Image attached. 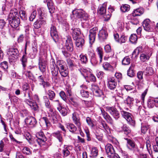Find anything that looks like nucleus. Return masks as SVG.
Returning <instances> with one entry per match:
<instances>
[{
  "label": "nucleus",
  "instance_id": "nucleus-32",
  "mask_svg": "<svg viewBox=\"0 0 158 158\" xmlns=\"http://www.w3.org/2000/svg\"><path fill=\"white\" fill-rule=\"evenodd\" d=\"M65 126L72 133L75 132L77 129L76 127L72 123H66L65 124Z\"/></svg>",
  "mask_w": 158,
  "mask_h": 158
},
{
  "label": "nucleus",
  "instance_id": "nucleus-6",
  "mask_svg": "<svg viewBox=\"0 0 158 158\" xmlns=\"http://www.w3.org/2000/svg\"><path fill=\"white\" fill-rule=\"evenodd\" d=\"M36 136L38 139L36 140L39 144L40 146L41 145H44L47 139L43 132L42 131L38 132L36 133Z\"/></svg>",
  "mask_w": 158,
  "mask_h": 158
},
{
  "label": "nucleus",
  "instance_id": "nucleus-15",
  "mask_svg": "<svg viewBox=\"0 0 158 158\" xmlns=\"http://www.w3.org/2000/svg\"><path fill=\"white\" fill-rule=\"evenodd\" d=\"M144 29L147 31L150 32L153 31V28L150 25V21L149 19H146L143 23Z\"/></svg>",
  "mask_w": 158,
  "mask_h": 158
},
{
  "label": "nucleus",
  "instance_id": "nucleus-31",
  "mask_svg": "<svg viewBox=\"0 0 158 158\" xmlns=\"http://www.w3.org/2000/svg\"><path fill=\"white\" fill-rule=\"evenodd\" d=\"M51 70L52 75V78L55 82H57L58 79V69L56 68Z\"/></svg>",
  "mask_w": 158,
  "mask_h": 158
},
{
  "label": "nucleus",
  "instance_id": "nucleus-16",
  "mask_svg": "<svg viewBox=\"0 0 158 158\" xmlns=\"http://www.w3.org/2000/svg\"><path fill=\"white\" fill-rule=\"evenodd\" d=\"M101 113L104 119L109 123L112 124L113 121L111 117L102 108H100Z\"/></svg>",
  "mask_w": 158,
  "mask_h": 158
},
{
  "label": "nucleus",
  "instance_id": "nucleus-44",
  "mask_svg": "<svg viewBox=\"0 0 158 158\" xmlns=\"http://www.w3.org/2000/svg\"><path fill=\"white\" fill-rule=\"evenodd\" d=\"M148 106L149 108H152L154 106L157 107L158 106L155 103L152 98L149 99L147 102Z\"/></svg>",
  "mask_w": 158,
  "mask_h": 158
},
{
  "label": "nucleus",
  "instance_id": "nucleus-64",
  "mask_svg": "<svg viewBox=\"0 0 158 158\" xmlns=\"http://www.w3.org/2000/svg\"><path fill=\"white\" fill-rule=\"evenodd\" d=\"M54 158H67L68 157L67 156H62L60 153L56 152L54 154Z\"/></svg>",
  "mask_w": 158,
  "mask_h": 158
},
{
  "label": "nucleus",
  "instance_id": "nucleus-3",
  "mask_svg": "<svg viewBox=\"0 0 158 158\" xmlns=\"http://www.w3.org/2000/svg\"><path fill=\"white\" fill-rule=\"evenodd\" d=\"M46 24L45 17L43 16L42 13H41L39 19H37L34 23L33 26L35 29H38Z\"/></svg>",
  "mask_w": 158,
  "mask_h": 158
},
{
  "label": "nucleus",
  "instance_id": "nucleus-22",
  "mask_svg": "<svg viewBox=\"0 0 158 158\" xmlns=\"http://www.w3.org/2000/svg\"><path fill=\"white\" fill-rule=\"evenodd\" d=\"M19 15L17 9L14 8L11 10L8 15V20L19 18Z\"/></svg>",
  "mask_w": 158,
  "mask_h": 158
},
{
  "label": "nucleus",
  "instance_id": "nucleus-57",
  "mask_svg": "<svg viewBox=\"0 0 158 158\" xmlns=\"http://www.w3.org/2000/svg\"><path fill=\"white\" fill-rule=\"evenodd\" d=\"M24 136L26 139L30 144L32 143V138L30 134L28 132H26L24 134Z\"/></svg>",
  "mask_w": 158,
  "mask_h": 158
},
{
  "label": "nucleus",
  "instance_id": "nucleus-36",
  "mask_svg": "<svg viewBox=\"0 0 158 158\" xmlns=\"http://www.w3.org/2000/svg\"><path fill=\"white\" fill-rule=\"evenodd\" d=\"M81 74L85 78H86L87 76L88 75H90V72L89 70V69H86L84 68H80L79 69Z\"/></svg>",
  "mask_w": 158,
  "mask_h": 158
},
{
  "label": "nucleus",
  "instance_id": "nucleus-20",
  "mask_svg": "<svg viewBox=\"0 0 158 158\" xmlns=\"http://www.w3.org/2000/svg\"><path fill=\"white\" fill-rule=\"evenodd\" d=\"M9 23L11 26L13 28H16L20 23V20L19 18L9 20Z\"/></svg>",
  "mask_w": 158,
  "mask_h": 158
},
{
  "label": "nucleus",
  "instance_id": "nucleus-42",
  "mask_svg": "<svg viewBox=\"0 0 158 158\" xmlns=\"http://www.w3.org/2000/svg\"><path fill=\"white\" fill-rule=\"evenodd\" d=\"M96 51L100 58V62L101 63L102 61V57L103 56V53L102 51V49L101 47H98L97 48Z\"/></svg>",
  "mask_w": 158,
  "mask_h": 158
},
{
  "label": "nucleus",
  "instance_id": "nucleus-39",
  "mask_svg": "<svg viewBox=\"0 0 158 158\" xmlns=\"http://www.w3.org/2000/svg\"><path fill=\"white\" fill-rule=\"evenodd\" d=\"M135 65L131 64L127 71V75L131 77H133L135 75L134 70Z\"/></svg>",
  "mask_w": 158,
  "mask_h": 158
},
{
  "label": "nucleus",
  "instance_id": "nucleus-43",
  "mask_svg": "<svg viewBox=\"0 0 158 158\" xmlns=\"http://www.w3.org/2000/svg\"><path fill=\"white\" fill-rule=\"evenodd\" d=\"M70 100L71 101V104L75 107L76 110L80 111L81 109V107L79 104L77 102L74 101L73 98H71Z\"/></svg>",
  "mask_w": 158,
  "mask_h": 158
},
{
  "label": "nucleus",
  "instance_id": "nucleus-40",
  "mask_svg": "<svg viewBox=\"0 0 158 158\" xmlns=\"http://www.w3.org/2000/svg\"><path fill=\"white\" fill-rule=\"evenodd\" d=\"M44 99L46 107L47 108L49 109L51 111H52V110L51 109V105L49 101L48 98L47 96H44Z\"/></svg>",
  "mask_w": 158,
  "mask_h": 158
},
{
  "label": "nucleus",
  "instance_id": "nucleus-27",
  "mask_svg": "<svg viewBox=\"0 0 158 158\" xmlns=\"http://www.w3.org/2000/svg\"><path fill=\"white\" fill-rule=\"evenodd\" d=\"M151 54V53L149 54V53H148V52L142 53L140 56L141 61L143 62L147 61L149 59Z\"/></svg>",
  "mask_w": 158,
  "mask_h": 158
},
{
  "label": "nucleus",
  "instance_id": "nucleus-46",
  "mask_svg": "<svg viewBox=\"0 0 158 158\" xmlns=\"http://www.w3.org/2000/svg\"><path fill=\"white\" fill-rule=\"evenodd\" d=\"M101 125H102L103 128L105 130L106 132L108 133H110V131L109 126L104 121L102 122Z\"/></svg>",
  "mask_w": 158,
  "mask_h": 158
},
{
  "label": "nucleus",
  "instance_id": "nucleus-54",
  "mask_svg": "<svg viewBox=\"0 0 158 158\" xmlns=\"http://www.w3.org/2000/svg\"><path fill=\"white\" fill-rule=\"evenodd\" d=\"M48 98L51 100H52L55 97V94L54 91L50 90L48 91Z\"/></svg>",
  "mask_w": 158,
  "mask_h": 158
},
{
  "label": "nucleus",
  "instance_id": "nucleus-62",
  "mask_svg": "<svg viewBox=\"0 0 158 158\" xmlns=\"http://www.w3.org/2000/svg\"><path fill=\"white\" fill-rule=\"evenodd\" d=\"M86 78H87L86 79L89 80L91 81L95 82L96 81L95 77L91 73H90V75H88Z\"/></svg>",
  "mask_w": 158,
  "mask_h": 158
},
{
  "label": "nucleus",
  "instance_id": "nucleus-4",
  "mask_svg": "<svg viewBox=\"0 0 158 158\" xmlns=\"http://www.w3.org/2000/svg\"><path fill=\"white\" fill-rule=\"evenodd\" d=\"M125 139L127 141V146L129 150L133 151L134 152L139 151L137 145L133 140L127 138Z\"/></svg>",
  "mask_w": 158,
  "mask_h": 158
},
{
  "label": "nucleus",
  "instance_id": "nucleus-37",
  "mask_svg": "<svg viewBox=\"0 0 158 158\" xmlns=\"http://www.w3.org/2000/svg\"><path fill=\"white\" fill-rule=\"evenodd\" d=\"M4 145L5 144L3 141L2 140H1L0 142V152L4 151L6 153V155L9 156L10 151V150H6V149H5L4 150Z\"/></svg>",
  "mask_w": 158,
  "mask_h": 158
},
{
  "label": "nucleus",
  "instance_id": "nucleus-2",
  "mask_svg": "<svg viewBox=\"0 0 158 158\" xmlns=\"http://www.w3.org/2000/svg\"><path fill=\"white\" fill-rule=\"evenodd\" d=\"M106 4L103 3L99 6L98 10V13L101 15H103V19L104 21H108L111 17V14L106 12Z\"/></svg>",
  "mask_w": 158,
  "mask_h": 158
},
{
  "label": "nucleus",
  "instance_id": "nucleus-56",
  "mask_svg": "<svg viewBox=\"0 0 158 158\" xmlns=\"http://www.w3.org/2000/svg\"><path fill=\"white\" fill-rule=\"evenodd\" d=\"M86 122L90 127H94V125L93 123L94 121L89 117H87L86 118Z\"/></svg>",
  "mask_w": 158,
  "mask_h": 158
},
{
  "label": "nucleus",
  "instance_id": "nucleus-53",
  "mask_svg": "<svg viewBox=\"0 0 158 158\" xmlns=\"http://www.w3.org/2000/svg\"><path fill=\"white\" fill-rule=\"evenodd\" d=\"M148 128L149 126L147 124L143 123H141V131L142 133L143 134L145 133Z\"/></svg>",
  "mask_w": 158,
  "mask_h": 158
},
{
  "label": "nucleus",
  "instance_id": "nucleus-52",
  "mask_svg": "<svg viewBox=\"0 0 158 158\" xmlns=\"http://www.w3.org/2000/svg\"><path fill=\"white\" fill-rule=\"evenodd\" d=\"M123 131L126 135H128L131 132V130L130 128L127 127L126 125L124 124L122 127Z\"/></svg>",
  "mask_w": 158,
  "mask_h": 158
},
{
  "label": "nucleus",
  "instance_id": "nucleus-60",
  "mask_svg": "<svg viewBox=\"0 0 158 158\" xmlns=\"http://www.w3.org/2000/svg\"><path fill=\"white\" fill-rule=\"evenodd\" d=\"M91 154L94 157L97 156L98 155V150L97 148L95 147H93L92 149Z\"/></svg>",
  "mask_w": 158,
  "mask_h": 158
},
{
  "label": "nucleus",
  "instance_id": "nucleus-24",
  "mask_svg": "<svg viewBox=\"0 0 158 158\" xmlns=\"http://www.w3.org/2000/svg\"><path fill=\"white\" fill-rule=\"evenodd\" d=\"M108 34L106 31L104 29H102L99 31L98 34L99 39L101 41H104L108 37Z\"/></svg>",
  "mask_w": 158,
  "mask_h": 158
},
{
  "label": "nucleus",
  "instance_id": "nucleus-59",
  "mask_svg": "<svg viewBox=\"0 0 158 158\" xmlns=\"http://www.w3.org/2000/svg\"><path fill=\"white\" fill-rule=\"evenodd\" d=\"M38 79V81L40 82V85H43V86L44 87L45 85H46V83L44 81V78L41 75L39 76Z\"/></svg>",
  "mask_w": 158,
  "mask_h": 158
},
{
  "label": "nucleus",
  "instance_id": "nucleus-25",
  "mask_svg": "<svg viewBox=\"0 0 158 158\" xmlns=\"http://www.w3.org/2000/svg\"><path fill=\"white\" fill-rule=\"evenodd\" d=\"M105 150L107 154L109 156L114 154L115 151L114 148L110 144H107L105 146Z\"/></svg>",
  "mask_w": 158,
  "mask_h": 158
},
{
  "label": "nucleus",
  "instance_id": "nucleus-58",
  "mask_svg": "<svg viewBox=\"0 0 158 158\" xmlns=\"http://www.w3.org/2000/svg\"><path fill=\"white\" fill-rule=\"evenodd\" d=\"M131 61L130 59L128 56L125 57L122 61V64L124 65L129 64Z\"/></svg>",
  "mask_w": 158,
  "mask_h": 158
},
{
  "label": "nucleus",
  "instance_id": "nucleus-35",
  "mask_svg": "<svg viewBox=\"0 0 158 158\" xmlns=\"http://www.w3.org/2000/svg\"><path fill=\"white\" fill-rule=\"evenodd\" d=\"M102 67L105 70L107 71H113L114 69L113 67L107 62L103 63Z\"/></svg>",
  "mask_w": 158,
  "mask_h": 158
},
{
  "label": "nucleus",
  "instance_id": "nucleus-9",
  "mask_svg": "<svg viewBox=\"0 0 158 158\" xmlns=\"http://www.w3.org/2000/svg\"><path fill=\"white\" fill-rule=\"evenodd\" d=\"M106 110L116 120L119 118L120 114L117 109L113 106H107L106 107Z\"/></svg>",
  "mask_w": 158,
  "mask_h": 158
},
{
  "label": "nucleus",
  "instance_id": "nucleus-41",
  "mask_svg": "<svg viewBox=\"0 0 158 158\" xmlns=\"http://www.w3.org/2000/svg\"><path fill=\"white\" fill-rule=\"evenodd\" d=\"M19 12L21 19L24 21L26 20L27 16L25 11L20 8L19 10Z\"/></svg>",
  "mask_w": 158,
  "mask_h": 158
},
{
  "label": "nucleus",
  "instance_id": "nucleus-29",
  "mask_svg": "<svg viewBox=\"0 0 158 158\" xmlns=\"http://www.w3.org/2000/svg\"><path fill=\"white\" fill-rule=\"evenodd\" d=\"M56 67L59 70L66 67V63L62 60H59L56 62Z\"/></svg>",
  "mask_w": 158,
  "mask_h": 158
},
{
  "label": "nucleus",
  "instance_id": "nucleus-13",
  "mask_svg": "<svg viewBox=\"0 0 158 158\" xmlns=\"http://www.w3.org/2000/svg\"><path fill=\"white\" fill-rule=\"evenodd\" d=\"M117 85L116 81L113 77H110L109 78L108 81V87L111 90H114L116 89Z\"/></svg>",
  "mask_w": 158,
  "mask_h": 158
},
{
  "label": "nucleus",
  "instance_id": "nucleus-26",
  "mask_svg": "<svg viewBox=\"0 0 158 158\" xmlns=\"http://www.w3.org/2000/svg\"><path fill=\"white\" fill-rule=\"evenodd\" d=\"M44 2H47V6L50 13H53L54 11V8L53 6V3L52 0H44Z\"/></svg>",
  "mask_w": 158,
  "mask_h": 158
},
{
  "label": "nucleus",
  "instance_id": "nucleus-55",
  "mask_svg": "<svg viewBox=\"0 0 158 158\" xmlns=\"http://www.w3.org/2000/svg\"><path fill=\"white\" fill-rule=\"evenodd\" d=\"M21 60L23 68H25L26 66L27 62V56L25 55H23L21 59Z\"/></svg>",
  "mask_w": 158,
  "mask_h": 158
},
{
  "label": "nucleus",
  "instance_id": "nucleus-48",
  "mask_svg": "<svg viewBox=\"0 0 158 158\" xmlns=\"http://www.w3.org/2000/svg\"><path fill=\"white\" fill-rule=\"evenodd\" d=\"M104 49L106 53H110L111 55L114 54V51L111 48L109 44L106 45L105 46Z\"/></svg>",
  "mask_w": 158,
  "mask_h": 158
},
{
  "label": "nucleus",
  "instance_id": "nucleus-34",
  "mask_svg": "<svg viewBox=\"0 0 158 158\" xmlns=\"http://www.w3.org/2000/svg\"><path fill=\"white\" fill-rule=\"evenodd\" d=\"M73 149V146L71 145H68L66 147H64L63 150V154L65 156H68L69 155V150H71Z\"/></svg>",
  "mask_w": 158,
  "mask_h": 158
},
{
  "label": "nucleus",
  "instance_id": "nucleus-5",
  "mask_svg": "<svg viewBox=\"0 0 158 158\" xmlns=\"http://www.w3.org/2000/svg\"><path fill=\"white\" fill-rule=\"evenodd\" d=\"M8 54L9 55V60L11 61L15 60L18 58L19 55V52L17 48H10L9 50Z\"/></svg>",
  "mask_w": 158,
  "mask_h": 158
},
{
  "label": "nucleus",
  "instance_id": "nucleus-30",
  "mask_svg": "<svg viewBox=\"0 0 158 158\" xmlns=\"http://www.w3.org/2000/svg\"><path fill=\"white\" fill-rule=\"evenodd\" d=\"M143 13V9L140 7L134 10L132 13V15L134 16H139Z\"/></svg>",
  "mask_w": 158,
  "mask_h": 158
},
{
  "label": "nucleus",
  "instance_id": "nucleus-49",
  "mask_svg": "<svg viewBox=\"0 0 158 158\" xmlns=\"http://www.w3.org/2000/svg\"><path fill=\"white\" fill-rule=\"evenodd\" d=\"M130 9V6L127 4L123 5L120 7L121 10L123 12L128 11Z\"/></svg>",
  "mask_w": 158,
  "mask_h": 158
},
{
  "label": "nucleus",
  "instance_id": "nucleus-51",
  "mask_svg": "<svg viewBox=\"0 0 158 158\" xmlns=\"http://www.w3.org/2000/svg\"><path fill=\"white\" fill-rule=\"evenodd\" d=\"M137 39V35L134 34H131L130 37V41L132 44L136 43Z\"/></svg>",
  "mask_w": 158,
  "mask_h": 158
},
{
  "label": "nucleus",
  "instance_id": "nucleus-28",
  "mask_svg": "<svg viewBox=\"0 0 158 158\" xmlns=\"http://www.w3.org/2000/svg\"><path fill=\"white\" fill-rule=\"evenodd\" d=\"M143 73L146 76H149L153 75L155 72L152 67H148L144 71Z\"/></svg>",
  "mask_w": 158,
  "mask_h": 158
},
{
  "label": "nucleus",
  "instance_id": "nucleus-38",
  "mask_svg": "<svg viewBox=\"0 0 158 158\" xmlns=\"http://www.w3.org/2000/svg\"><path fill=\"white\" fill-rule=\"evenodd\" d=\"M61 131H58L53 133V135L54 137L58 139L60 142L62 143L63 140V139L62 138V135L61 134Z\"/></svg>",
  "mask_w": 158,
  "mask_h": 158
},
{
  "label": "nucleus",
  "instance_id": "nucleus-63",
  "mask_svg": "<svg viewBox=\"0 0 158 158\" xmlns=\"http://www.w3.org/2000/svg\"><path fill=\"white\" fill-rule=\"evenodd\" d=\"M83 104H84L85 106L87 107H90L92 106L93 102L91 101H87L83 100L82 101Z\"/></svg>",
  "mask_w": 158,
  "mask_h": 158
},
{
  "label": "nucleus",
  "instance_id": "nucleus-14",
  "mask_svg": "<svg viewBox=\"0 0 158 158\" xmlns=\"http://www.w3.org/2000/svg\"><path fill=\"white\" fill-rule=\"evenodd\" d=\"M67 62L68 66L71 69H72L74 67L78 68L81 65L79 60H75L74 61L70 59H68L67 60Z\"/></svg>",
  "mask_w": 158,
  "mask_h": 158
},
{
  "label": "nucleus",
  "instance_id": "nucleus-7",
  "mask_svg": "<svg viewBox=\"0 0 158 158\" xmlns=\"http://www.w3.org/2000/svg\"><path fill=\"white\" fill-rule=\"evenodd\" d=\"M65 40V47L68 51L72 52L73 49L72 39L70 36L68 35L64 38Z\"/></svg>",
  "mask_w": 158,
  "mask_h": 158
},
{
  "label": "nucleus",
  "instance_id": "nucleus-61",
  "mask_svg": "<svg viewBox=\"0 0 158 158\" xmlns=\"http://www.w3.org/2000/svg\"><path fill=\"white\" fill-rule=\"evenodd\" d=\"M80 94L82 97L88 98L89 96V92L82 89L80 91Z\"/></svg>",
  "mask_w": 158,
  "mask_h": 158
},
{
  "label": "nucleus",
  "instance_id": "nucleus-17",
  "mask_svg": "<svg viewBox=\"0 0 158 158\" xmlns=\"http://www.w3.org/2000/svg\"><path fill=\"white\" fill-rule=\"evenodd\" d=\"M121 114L122 116L129 122L133 124L135 123V122L132 120L131 117V114L130 113L123 111H121Z\"/></svg>",
  "mask_w": 158,
  "mask_h": 158
},
{
  "label": "nucleus",
  "instance_id": "nucleus-1",
  "mask_svg": "<svg viewBox=\"0 0 158 158\" xmlns=\"http://www.w3.org/2000/svg\"><path fill=\"white\" fill-rule=\"evenodd\" d=\"M72 13L74 17L80 19L82 21H86L88 20V14L82 9H75L72 11Z\"/></svg>",
  "mask_w": 158,
  "mask_h": 158
},
{
  "label": "nucleus",
  "instance_id": "nucleus-33",
  "mask_svg": "<svg viewBox=\"0 0 158 158\" xmlns=\"http://www.w3.org/2000/svg\"><path fill=\"white\" fill-rule=\"evenodd\" d=\"M76 45L79 48L82 47L85 43V40L83 38L79 37L76 40Z\"/></svg>",
  "mask_w": 158,
  "mask_h": 158
},
{
  "label": "nucleus",
  "instance_id": "nucleus-10",
  "mask_svg": "<svg viewBox=\"0 0 158 158\" xmlns=\"http://www.w3.org/2000/svg\"><path fill=\"white\" fill-rule=\"evenodd\" d=\"M25 122L28 126L31 128L35 127L37 124L35 118L32 116H28L25 119Z\"/></svg>",
  "mask_w": 158,
  "mask_h": 158
},
{
  "label": "nucleus",
  "instance_id": "nucleus-21",
  "mask_svg": "<svg viewBox=\"0 0 158 158\" xmlns=\"http://www.w3.org/2000/svg\"><path fill=\"white\" fill-rule=\"evenodd\" d=\"M46 61L42 58L40 57L39 59V67L40 71L44 73L46 70Z\"/></svg>",
  "mask_w": 158,
  "mask_h": 158
},
{
  "label": "nucleus",
  "instance_id": "nucleus-12",
  "mask_svg": "<svg viewBox=\"0 0 158 158\" xmlns=\"http://www.w3.org/2000/svg\"><path fill=\"white\" fill-rule=\"evenodd\" d=\"M98 31V29L96 27H94L90 30L89 37L90 44H92L95 41V36Z\"/></svg>",
  "mask_w": 158,
  "mask_h": 158
},
{
  "label": "nucleus",
  "instance_id": "nucleus-8",
  "mask_svg": "<svg viewBox=\"0 0 158 158\" xmlns=\"http://www.w3.org/2000/svg\"><path fill=\"white\" fill-rule=\"evenodd\" d=\"M72 118L73 123L78 127L79 131L81 134V123L80 122V118L76 112H74L73 113Z\"/></svg>",
  "mask_w": 158,
  "mask_h": 158
},
{
  "label": "nucleus",
  "instance_id": "nucleus-18",
  "mask_svg": "<svg viewBox=\"0 0 158 158\" xmlns=\"http://www.w3.org/2000/svg\"><path fill=\"white\" fill-rule=\"evenodd\" d=\"M50 33L53 40L56 42V40L58 37V35L56 27L53 25H52L50 27Z\"/></svg>",
  "mask_w": 158,
  "mask_h": 158
},
{
  "label": "nucleus",
  "instance_id": "nucleus-11",
  "mask_svg": "<svg viewBox=\"0 0 158 158\" xmlns=\"http://www.w3.org/2000/svg\"><path fill=\"white\" fill-rule=\"evenodd\" d=\"M91 89L94 96L97 97H101L103 96L102 91L99 89L98 86L95 84L91 85Z\"/></svg>",
  "mask_w": 158,
  "mask_h": 158
},
{
  "label": "nucleus",
  "instance_id": "nucleus-50",
  "mask_svg": "<svg viewBox=\"0 0 158 158\" xmlns=\"http://www.w3.org/2000/svg\"><path fill=\"white\" fill-rule=\"evenodd\" d=\"M79 57L80 60L82 63L86 64L87 63L88 60L86 54L84 55L81 54L80 55Z\"/></svg>",
  "mask_w": 158,
  "mask_h": 158
},
{
  "label": "nucleus",
  "instance_id": "nucleus-23",
  "mask_svg": "<svg viewBox=\"0 0 158 158\" xmlns=\"http://www.w3.org/2000/svg\"><path fill=\"white\" fill-rule=\"evenodd\" d=\"M55 101L57 102L58 106L57 107V109L61 114V115L63 116H65L67 115V110L65 108L61 107V104L60 103L59 100H56Z\"/></svg>",
  "mask_w": 158,
  "mask_h": 158
},
{
  "label": "nucleus",
  "instance_id": "nucleus-45",
  "mask_svg": "<svg viewBox=\"0 0 158 158\" xmlns=\"http://www.w3.org/2000/svg\"><path fill=\"white\" fill-rule=\"evenodd\" d=\"M59 70L61 76L63 77H66L69 73V71L66 67Z\"/></svg>",
  "mask_w": 158,
  "mask_h": 158
},
{
  "label": "nucleus",
  "instance_id": "nucleus-47",
  "mask_svg": "<svg viewBox=\"0 0 158 158\" xmlns=\"http://www.w3.org/2000/svg\"><path fill=\"white\" fill-rule=\"evenodd\" d=\"M142 48L141 47H137L133 52L132 54V57H135L138 55L140 52L142 50Z\"/></svg>",
  "mask_w": 158,
  "mask_h": 158
},
{
  "label": "nucleus",
  "instance_id": "nucleus-19",
  "mask_svg": "<svg viewBox=\"0 0 158 158\" xmlns=\"http://www.w3.org/2000/svg\"><path fill=\"white\" fill-rule=\"evenodd\" d=\"M72 34L74 40H76L81 36V31L79 28H72L71 29Z\"/></svg>",
  "mask_w": 158,
  "mask_h": 158
}]
</instances>
